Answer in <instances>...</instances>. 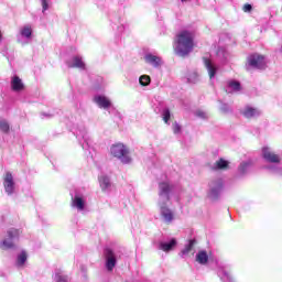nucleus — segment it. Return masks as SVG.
Returning <instances> with one entry per match:
<instances>
[{
  "mask_svg": "<svg viewBox=\"0 0 282 282\" xmlns=\"http://www.w3.org/2000/svg\"><path fill=\"white\" fill-rule=\"evenodd\" d=\"M0 130L3 131V133H8L10 131V124L6 119H0Z\"/></svg>",
  "mask_w": 282,
  "mask_h": 282,
  "instance_id": "nucleus-27",
  "label": "nucleus"
},
{
  "mask_svg": "<svg viewBox=\"0 0 282 282\" xmlns=\"http://www.w3.org/2000/svg\"><path fill=\"white\" fill-rule=\"evenodd\" d=\"M180 131H182V127H180L177 123L173 124V132L174 133H180Z\"/></svg>",
  "mask_w": 282,
  "mask_h": 282,
  "instance_id": "nucleus-32",
  "label": "nucleus"
},
{
  "mask_svg": "<svg viewBox=\"0 0 282 282\" xmlns=\"http://www.w3.org/2000/svg\"><path fill=\"white\" fill-rule=\"evenodd\" d=\"M68 67H77V69H85V62H83V57L74 56L72 61L67 62Z\"/></svg>",
  "mask_w": 282,
  "mask_h": 282,
  "instance_id": "nucleus-12",
  "label": "nucleus"
},
{
  "mask_svg": "<svg viewBox=\"0 0 282 282\" xmlns=\"http://www.w3.org/2000/svg\"><path fill=\"white\" fill-rule=\"evenodd\" d=\"M99 184L102 191H108L111 186V181L109 177L102 175L99 177Z\"/></svg>",
  "mask_w": 282,
  "mask_h": 282,
  "instance_id": "nucleus-21",
  "label": "nucleus"
},
{
  "mask_svg": "<svg viewBox=\"0 0 282 282\" xmlns=\"http://www.w3.org/2000/svg\"><path fill=\"white\" fill-rule=\"evenodd\" d=\"M196 261L200 263V265H206V263H208V253H206V251H199L196 254Z\"/></svg>",
  "mask_w": 282,
  "mask_h": 282,
  "instance_id": "nucleus-20",
  "label": "nucleus"
},
{
  "mask_svg": "<svg viewBox=\"0 0 282 282\" xmlns=\"http://www.w3.org/2000/svg\"><path fill=\"white\" fill-rule=\"evenodd\" d=\"M145 63H149V65H152V67H160L162 65V58L153 55V54H148L145 55Z\"/></svg>",
  "mask_w": 282,
  "mask_h": 282,
  "instance_id": "nucleus-13",
  "label": "nucleus"
},
{
  "mask_svg": "<svg viewBox=\"0 0 282 282\" xmlns=\"http://www.w3.org/2000/svg\"><path fill=\"white\" fill-rule=\"evenodd\" d=\"M140 85H142V87H148V85H151V77L148 75H142L139 78Z\"/></svg>",
  "mask_w": 282,
  "mask_h": 282,
  "instance_id": "nucleus-26",
  "label": "nucleus"
},
{
  "mask_svg": "<svg viewBox=\"0 0 282 282\" xmlns=\"http://www.w3.org/2000/svg\"><path fill=\"white\" fill-rule=\"evenodd\" d=\"M19 238V230L9 229L7 231V238L1 243L2 250H10V248H14V239Z\"/></svg>",
  "mask_w": 282,
  "mask_h": 282,
  "instance_id": "nucleus-5",
  "label": "nucleus"
},
{
  "mask_svg": "<svg viewBox=\"0 0 282 282\" xmlns=\"http://www.w3.org/2000/svg\"><path fill=\"white\" fill-rule=\"evenodd\" d=\"M209 186V197H212V199H216V197H218L221 193V188H224V181L221 178H218L216 181H213Z\"/></svg>",
  "mask_w": 282,
  "mask_h": 282,
  "instance_id": "nucleus-7",
  "label": "nucleus"
},
{
  "mask_svg": "<svg viewBox=\"0 0 282 282\" xmlns=\"http://www.w3.org/2000/svg\"><path fill=\"white\" fill-rule=\"evenodd\" d=\"M171 191H173V185L169 181L159 183L160 215L165 224H172L175 219V214L166 206V203L171 200Z\"/></svg>",
  "mask_w": 282,
  "mask_h": 282,
  "instance_id": "nucleus-1",
  "label": "nucleus"
},
{
  "mask_svg": "<svg viewBox=\"0 0 282 282\" xmlns=\"http://www.w3.org/2000/svg\"><path fill=\"white\" fill-rule=\"evenodd\" d=\"M188 83H195L197 80V75L194 73L192 76L187 78Z\"/></svg>",
  "mask_w": 282,
  "mask_h": 282,
  "instance_id": "nucleus-33",
  "label": "nucleus"
},
{
  "mask_svg": "<svg viewBox=\"0 0 282 282\" xmlns=\"http://www.w3.org/2000/svg\"><path fill=\"white\" fill-rule=\"evenodd\" d=\"M105 257H106V268L109 272L116 268V254L111 249L105 250Z\"/></svg>",
  "mask_w": 282,
  "mask_h": 282,
  "instance_id": "nucleus-9",
  "label": "nucleus"
},
{
  "mask_svg": "<svg viewBox=\"0 0 282 282\" xmlns=\"http://www.w3.org/2000/svg\"><path fill=\"white\" fill-rule=\"evenodd\" d=\"M262 158L272 164H279L281 162V156H279L272 151V149L268 147L262 148Z\"/></svg>",
  "mask_w": 282,
  "mask_h": 282,
  "instance_id": "nucleus-6",
  "label": "nucleus"
},
{
  "mask_svg": "<svg viewBox=\"0 0 282 282\" xmlns=\"http://www.w3.org/2000/svg\"><path fill=\"white\" fill-rule=\"evenodd\" d=\"M94 100L101 109H109V107H111V101L106 96L97 95Z\"/></svg>",
  "mask_w": 282,
  "mask_h": 282,
  "instance_id": "nucleus-10",
  "label": "nucleus"
},
{
  "mask_svg": "<svg viewBox=\"0 0 282 282\" xmlns=\"http://www.w3.org/2000/svg\"><path fill=\"white\" fill-rule=\"evenodd\" d=\"M195 47V32L191 30H183L178 32L175 40L174 52L178 56H188Z\"/></svg>",
  "mask_w": 282,
  "mask_h": 282,
  "instance_id": "nucleus-2",
  "label": "nucleus"
},
{
  "mask_svg": "<svg viewBox=\"0 0 282 282\" xmlns=\"http://www.w3.org/2000/svg\"><path fill=\"white\" fill-rule=\"evenodd\" d=\"M193 246H195V240H189V242L182 250V257H186V254L193 250Z\"/></svg>",
  "mask_w": 282,
  "mask_h": 282,
  "instance_id": "nucleus-25",
  "label": "nucleus"
},
{
  "mask_svg": "<svg viewBox=\"0 0 282 282\" xmlns=\"http://www.w3.org/2000/svg\"><path fill=\"white\" fill-rule=\"evenodd\" d=\"M195 116H197V118H200L202 120H206L208 118V112L204 110H196Z\"/></svg>",
  "mask_w": 282,
  "mask_h": 282,
  "instance_id": "nucleus-28",
  "label": "nucleus"
},
{
  "mask_svg": "<svg viewBox=\"0 0 282 282\" xmlns=\"http://www.w3.org/2000/svg\"><path fill=\"white\" fill-rule=\"evenodd\" d=\"M221 279L223 281H230V275L228 273H225Z\"/></svg>",
  "mask_w": 282,
  "mask_h": 282,
  "instance_id": "nucleus-35",
  "label": "nucleus"
},
{
  "mask_svg": "<svg viewBox=\"0 0 282 282\" xmlns=\"http://www.w3.org/2000/svg\"><path fill=\"white\" fill-rule=\"evenodd\" d=\"M204 65L209 74V78H215V74H217V66H215V64H213L208 58H204Z\"/></svg>",
  "mask_w": 282,
  "mask_h": 282,
  "instance_id": "nucleus-14",
  "label": "nucleus"
},
{
  "mask_svg": "<svg viewBox=\"0 0 282 282\" xmlns=\"http://www.w3.org/2000/svg\"><path fill=\"white\" fill-rule=\"evenodd\" d=\"M72 206L77 208V210H85V198L80 195H75L72 202Z\"/></svg>",
  "mask_w": 282,
  "mask_h": 282,
  "instance_id": "nucleus-15",
  "label": "nucleus"
},
{
  "mask_svg": "<svg viewBox=\"0 0 282 282\" xmlns=\"http://www.w3.org/2000/svg\"><path fill=\"white\" fill-rule=\"evenodd\" d=\"M228 164L229 162L224 160V159H219L218 161H216V163L214 164V169L216 171H224L226 169H228Z\"/></svg>",
  "mask_w": 282,
  "mask_h": 282,
  "instance_id": "nucleus-22",
  "label": "nucleus"
},
{
  "mask_svg": "<svg viewBox=\"0 0 282 282\" xmlns=\"http://www.w3.org/2000/svg\"><path fill=\"white\" fill-rule=\"evenodd\" d=\"M163 120L165 123H169V120H171V111L169 109L163 110Z\"/></svg>",
  "mask_w": 282,
  "mask_h": 282,
  "instance_id": "nucleus-29",
  "label": "nucleus"
},
{
  "mask_svg": "<svg viewBox=\"0 0 282 282\" xmlns=\"http://www.w3.org/2000/svg\"><path fill=\"white\" fill-rule=\"evenodd\" d=\"M42 1V10L45 12L50 9V4L47 3V0H41Z\"/></svg>",
  "mask_w": 282,
  "mask_h": 282,
  "instance_id": "nucleus-31",
  "label": "nucleus"
},
{
  "mask_svg": "<svg viewBox=\"0 0 282 282\" xmlns=\"http://www.w3.org/2000/svg\"><path fill=\"white\" fill-rule=\"evenodd\" d=\"M261 112L257 108L246 107L242 111L245 118H257Z\"/></svg>",
  "mask_w": 282,
  "mask_h": 282,
  "instance_id": "nucleus-17",
  "label": "nucleus"
},
{
  "mask_svg": "<svg viewBox=\"0 0 282 282\" xmlns=\"http://www.w3.org/2000/svg\"><path fill=\"white\" fill-rule=\"evenodd\" d=\"M20 34H21V36H23L24 39H31V36H32V26H30V25H24V26L20 30Z\"/></svg>",
  "mask_w": 282,
  "mask_h": 282,
  "instance_id": "nucleus-23",
  "label": "nucleus"
},
{
  "mask_svg": "<svg viewBox=\"0 0 282 282\" xmlns=\"http://www.w3.org/2000/svg\"><path fill=\"white\" fill-rule=\"evenodd\" d=\"M239 89H241V84H239V82L230 80L227 83V94H232V91H239Z\"/></svg>",
  "mask_w": 282,
  "mask_h": 282,
  "instance_id": "nucleus-19",
  "label": "nucleus"
},
{
  "mask_svg": "<svg viewBox=\"0 0 282 282\" xmlns=\"http://www.w3.org/2000/svg\"><path fill=\"white\" fill-rule=\"evenodd\" d=\"M175 246H177V240L172 238L169 242H159V250H162L163 252H171V250L175 249Z\"/></svg>",
  "mask_w": 282,
  "mask_h": 282,
  "instance_id": "nucleus-11",
  "label": "nucleus"
},
{
  "mask_svg": "<svg viewBox=\"0 0 282 282\" xmlns=\"http://www.w3.org/2000/svg\"><path fill=\"white\" fill-rule=\"evenodd\" d=\"M252 169V161H246L240 163V166L238 167V173L240 175H246V173H250Z\"/></svg>",
  "mask_w": 282,
  "mask_h": 282,
  "instance_id": "nucleus-16",
  "label": "nucleus"
},
{
  "mask_svg": "<svg viewBox=\"0 0 282 282\" xmlns=\"http://www.w3.org/2000/svg\"><path fill=\"white\" fill-rule=\"evenodd\" d=\"M57 282H67V276L61 273L56 274Z\"/></svg>",
  "mask_w": 282,
  "mask_h": 282,
  "instance_id": "nucleus-30",
  "label": "nucleus"
},
{
  "mask_svg": "<svg viewBox=\"0 0 282 282\" xmlns=\"http://www.w3.org/2000/svg\"><path fill=\"white\" fill-rule=\"evenodd\" d=\"M3 186L7 194L12 195L14 193V177L12 176V173L7 172Z\"/></svg>",
  "mask_w": 282,
  "mask_h": 282,
  "instance_id": "nucleus-8",
  "label": "nucleus"
},
{
  "mask_svg": "<svg viewBox=\"0 0 282 282\" xmlns=\"http://www.w3.org/2000/svg\"><path fill=\"white\" fill-rule=\"evenodd\" d=\"M227 106H223L221 110L223 111H228V109H226Z\"/></svg>",
  "mask_w": 282,
  "mask_h": 282,
  "instance_id": "nucleus-36",
  "label": "nucleus"
},
{
  "mask_svg": "<svg viewBox=\"0 0 282 282\" xmlns=\"http://www.w3.org/2000/svg\"><path fill=\"white\" fill-rule=\"evenodd\" d=\"M250 10H252V6L251 4H245L243 11L245 12H250Z\"/></svg>",
  "mask_w": 282,
  "mask_h": 282,
  "instance_id": "nucleus-34",
  "label": "nucleus"
},
{
  "mask_svg": "<svg viewBox=\"0 0 282 282\" xmlns=\"http://www.w3.org/2000/svg\"><path fill=\"white\" fill-rule=\"evenodd\" d=\"M247 69H265V57L259 54H251L247 58Z\"/></svg>",
  "mask_w": 282,
  "mask_h": 282,
  "instance_id": "nucleus-4",
  "label": "nucleus"
},
{
  "mask_svg": "<svg viewBox=\"0 0 282 282\" xmlns=\"http://www.w3.org/2000/svg\"><path fill=\"white\" fill-rule=\"evenodd\" d=\"M182 2L186 1V0H181Z\"/></svg>",
  "mask_w": 282,
  "mask_h": 282,
  "instance_id": "nucleus-37",
  "label": "nucleus"
},
{
  "mask_svg": "<svg viewBox=\"0 0 282 282\" xmlns=\"http://www.w3.org/2000/svg\"><path fill=\"white\" fill-rule=\"evenodd\" d=\"M28 261V253L25 251H22L18 256L17 265H24V263Z\"/></svg>",
  "mask_w": 282,
  "mask_h": 282,
  "instance_id": "nucleus-24",
  "label": "nucleus"
},
{
  "mask_svg": "<svg viewBox=\"0 0 282 282\" xmlns=\"http://www.w3.org/2000/svg\"><path fill=\"white\" fill-rule=\"evenodd\" d=\"M110 155H112V158H117V160H120L122 164H129V162H131L129 149H127V147L122 143L112 144L110 148Z\"/></svg>",
  "mask_w": 282,
  "mask_h": 282,
  "instance_id": "nucleus-3",
  "label": "nucleus"
},
{
  "mask_svg": "<svg viewBox=\"0 0 282 282\" xmlns=\"http://www.w3.org/2000/svg\"><path fill=\"white\" fill-rule=\"evenodd\" d=\"M11 87L13 91H22L24 86H23V82L21 80V78H19V76H14L11 79Z\"/></svg>",
  "mask_w": 282,
  "mask_h": 282,
  "instance_id": "nucleus-18",
  "label": "nucleus"
}]
</instances>
